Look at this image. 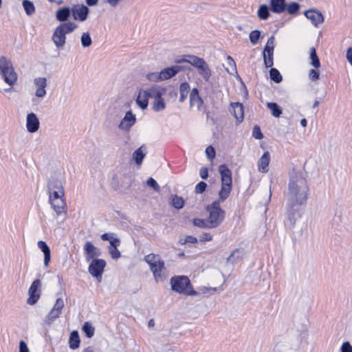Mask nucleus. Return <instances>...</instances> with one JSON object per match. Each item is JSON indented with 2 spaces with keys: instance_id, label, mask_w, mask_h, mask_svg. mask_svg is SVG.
<instances>
[{
  "instance_id": "nucleus-1",
  "label": "nucleus",
  "mask_w": 352,
  "mask_h": 352,
  "mask_svg": "<svg viewBox=\"0 0 352 352\" xmlns=\"http://www.w3.org/2000/svg\"><path fill=\"white\" fill-rule=\"evenodd\" d=\"M221 175V188L218 192V199L207 206L209 213L206 218L208 226L214 228L220 225L225 217L224 211L220 208V204L224 202L230 196L232 188V172L226 164L219 166Z\"/></svg>"
},
{
  "instance_id": "nucleus-2",
  "label": "nucleus",
  "mask_w": 352,
  "mask_h": 352,
  "mask_svg": "<svg viewBox=\"0 0 352 352\" xmlns=\"http://www.w3.org/2000/svg\"><path fill=\"white\" fill-rule=\"evenodd\" d=\"M309 188L304 174L300 170H293L289 173L287 188L288 205L300 206L307 200Z\"/></svg>"
},
{
  "instance_id": "nucleus-3",
  "label": "nucleus",
  "mask_w": 352,
  "mask_h": 352,
  "mask_svg": "<svg viewBox=\"0 0 352 352\" xmlns=\"http://www.w3.org/2000/svg\"><path fill=\"white\" fill-rule=\"evenodd\" d=\"M144 261L148 265L156 282H161L166 279L167 274L165 263L160 255L151 253L144 257Z\"/></svg>"
},
{
  "instance_id": "nucleus-4",
  "label": "nucleus",
  "mask_w": 352,
  "mask_h": 352,
  "mask_svg": "<svg viewBox=\"0 0 352 352\" xmlns=\"http://www.w3.org/2000/svg\"><path fill=\"white\" fill-rule=\"evenodd\" d=\"M177 63H188L197 69L198 74L201 76L206 82H208L212 76V72L206 62L196 56H187L182 59H177Z\"/></svg>"
},
{
  "instance_id": "nucleus-5",
  "label": "nucleus",
  "mask_w": 352,
  "mask_h": 352,
  "mask_svg": "<svg viewBox=\"0 0 352 352\" xmlns=\"http://www.w3.org/2000/svg\"><path fill=\"white\" fill-rule=\"evenodd\" d=\"M166 92V88L162 86L154 85L149 87V98L153 100L152 107L155 111L160 112L166 109V104L163 98Z\"/></svg>"
},
{
  "instance_id": "nucleus-6",
  "label": "nucleus",
  "mask_w": 352,
  "mask_h": 352,
  "mask_svg": "<svg viewBox=\"0 0 352 352\" xmlns=\"http://www.w3.org/2000/svg\"><path fill=\"white\" fill-rule=\"evenodd\" d=\"M171 289L177 293L195 296L197 292L191 285L190 279L186 276H175L170 279Z\"/></svg>"
},
{
  "instance_id": "nucleus-7",
  "label": "nucleus",
  "mask_w": 352,
  "mask_h": 352,
  "mask_svg": "<svg viewBox=\"0 0 352 352\" xmlns=\"http://www.w3.org/2000/svg\"><path fill=\"white\" fill-rule=\"evenodd\" d=\"M0 76L10 86L14 85L18 78L12 61L5 56L0 57Z\"/></svg>"
},
{
  "instance_id": "nucleus-8",
  "label": "nucleus",
  "mask_w": 352,
  "mask_h": 352,
  "mask_svg": "<svg viewBox=\"0 0 352 352\" xmlns=\"http://www.w3.org/2000/svg\"><path fill=\"white\" fill-rule=\"evenodd\" d=\"M64 307V300L62 298H57L53 307L45 316L43 320L45 324L47 325L52 324L57 318L60 317Z\"/></svg>"
},
{
  "instance_id": "nucleus-9",
  "label": "nucleus",
  "mask_w": 352,
  "mask_h": 352,
  "mask_svg": "<svg viewBox=\"0 0 352 352\" xmlns=\"http://www.w3.org/2000/svg\"><path fill=\"white\" fill-rule=\"evenodd\" d=\"M274 36H270L263 52V61L266 67H272L274 62Z\"/></svg>"
},
{
  "instance_id": "nucleus-10",
  "label": "nucleus",
  "mask_w": 352,
  "mask_h": 352,
  "mask_svg": "<svg viewBox=\"0 0 352 352\" xmlns=\"http://www.w3.org/2000/svg\"><path fill=\"white\" fill-rule=\"evenodd\" d=\"M41 281L39 279H36L32 283L28 289L29 297L27 300L28 305H33L38 301L41 297Z\"/></svg>"
},
{
  "instance_id": "nucleus-11",
  "label": "nucleus",
  "mask_w": 352,
  "mask_h": 352,
  "mask_svg": "<svg viewBox=\"0 0 352 352\" xmlns=\"http://www.w3.org/2000/svg\"><path fill=\"white\" fill-rule=\"evenodd\" d=\"M106 262L103 259H94L89 266V272L99 281L102 279V275Z\"/></svg>"
},
{
  "instance_id": "nucleus-12",
  "label": "nucleus",
  "mask_w": 352,
  "mask_h": 352,
  "mask_svg": "<svg viewBox=\"0 0 352 352\" xmlns=\"http://www.w3.org/2000/svg\"><path fill=\"white\" fill-rule=\"evenodd\" d=\"M287 217L285 219V225L289 229H293L296 225V221L300 219V213L298 209V206H292L288 205Z\"/></svg>"
},
{
  "instance_id": "nucleus-13",
  "label": "nucleus",
  "mask_w": 352,
  "mask_h": 352,
  "mask_svg": "<svg viewBox=\"0 0 352 352\" xmlns=\"http://www.w3.org/2000/svg\"><path fill=\"white\" fill-rule=\"evenodd\" d=\"M136 122V116L131 111L126 112L124 118L118 124V129L122 131L128 132Z\"/></svg>"
},
{
  "instance_id": "nucleus-14",
  "label": "nucleus",
  "mask_w": 352,
  "mask_h": 352,
  "mask_svg": "<svg viewBox=\"0 0 352 352\" xmlns=\"http://www.w3.org/2000/svg\"><path fill=\"white\" fill-rule=\"evenodd\" d=\"M34 86L35 87V96L40 98H43L46 95L47 79L45 77H37L34 79Z\"/></svg>"
},
{
  "instance_id": "nucleus-15",
  "label": "nucleus",
  "mask_w": 352,
  "mask_h": 352,
  "mask_svg": "<svg viewBox=\"0 0 352 352\" xmlns=\"http://www.w3.org/2000/svg\"><path fill=\"white\" fill-rule=\"evenodd\" d=\"M26 129L29 133L36 132L40 127V122L37 116L34 113H29L25 120Z\"/></svg>"
},
{
  "instance_id": "nucleus-16",
  "label": "nucleus",
  "mask_w": 352,
  "mask_h": 352,
  "mask_svg": "<svg viewBox=\"0 0 352 352\" xmlns=\"http://www.w3.org/2000/svg\"><path fill=\"white\" fill-rule=\"evenodd\" d=\"M304 15L307 19L310 20L311 23L316 27H318L324 21V16L318 10L311 9L306 10L304 12Z\"/></svg>"
},
{
  "instance_id": "nucleus-17",
  "label": "nucleus",
  "mask_w": 352,
  "mask_h": 352,
  "mask_svg": "<svg viewBox=\"0 0 352 352\" xmlns=\"http://www.w3.org/2000/svg\"><path fill=\"white\" fill-rule=\"evenodd\" d=\"M89 8L84 5H76L72 8V13L75 20L84 21L89 14Z\"/></svg>"
},
{
  "instance_id": "nucleus-18",
  "label": "nucleus",
  "mask_w": 352,
  "mask_h": 352,
  "mask_svg": "<svg viewBox=\"0 0 352 352\" xmlns=\"http://www.w3.org/2000/svg\"><path fill=\"white\" fill-rule=\"evenodd\" d=\"M85 257L87 261L100 255V250L91 241H87L84 245Z\"/></svg>"
},
{
  "instance_id": "nucleus-19",
  "label": "nucleus",
  "mask_w": 352,
  "mask_h": 352,
  "mask_svg": "<svg viewBox=\"0 0 352 352\" xmlns=\"http://www.w3.org/2000/svg\"><path fill=\"white\" fill-rule=\"evenodd\" d=\"M149 98V87L139 91L138 97L136 98V104L142 109H145L148 104Z\"/></svg>"
},
{
  "instance_id": "nucleus-20",
  "label": "nucleus",
  "mask_w": 352,
  "mask_h": 352,
  "mask_svg": "<svg viewBox=\"0 0 352 352\" xmlns=\"http://www.w3.org/2000/svg\"><path fill=\"white\" fill-rule=\"evenodd\" d=\"M63 180V177L61 174L57 177H51L47 183V190H64Z\"/></svg>"
},
{
  "instance_id": "nucleus-21",
  "label": "nucleus",
  "mask_w": 352,
  "mask_h": 352,
  "mask_svg": "<svg viewBox=\"0 0 352 352\" xmlns=\"http://www.w3.org/2000/svg\"><path fill=\"white\" fill-rule=\"evenodd\" d=\"M49 201L57 216L66 213V204L63 197L49 200Z\"/></svg>"
},
{
  "instance_id": "nucleus-22",
  "label": "nucleus",
  "mask_w": 352,
  "mask_h": 352,
  "mask_svg": "<svg viewBox=\"0 0 352 352\" xmlns=\"http://www.w3.org/2000/svg\"><path fill=\"white\" fill-rule=\"evenodd\" d=\"M270 162V154L269 151H265L258 161V170L262 173H266L269 170V164Z\"/></svg>"
},
{
  "instance_id": "nucleus-23",
  "label": "nucleus",
  "mask_w": 352,
  "mask_h": 352,
  "mask_svg": "<svg viewBox=\"0 0 352 352\" xmlns=\"http://www.w3.org/2000/svg\"><path fill=\"white\" fill-rule=\"evenodd\" d=\"M52 38L54 44L57 48H62L65 45L66 35H65V34H63L57 27L52 34Z\"/></svg>"
},
{
  "instance_id": "nucleus-24",
  "label": "nucleus",
  "mask_w": 352,
  "mask_h": 352,
  "mask_svg": "<svg viewBox=\"0 0 352 352\" xmlns=\"http://www.w3.org/2000/svg\"><path fill=\"white\" fill-rule=\"evenodd\" d=\"M230 111L239 122H242L244 117V111L243 106L241 103H232L230 105Z\"/></svg>"
},
{
  "instance_id": "nucleus-25",
  "label": "nucleus",
  "mask_w": 352,
  "mask_h": 352,
  "mask_svg": "<svg viewBox=\"0 0 352 352\" xmlns=\"http://www.w3.org/2000/svg\"><path fill=\"white\" fill-rule=\"evenodd\" d=\"M182 70V67L179 65H174L170 67H166L160 71L161 79L162 80H168L171 77L176 75Z\"/></svg>"
},
{
  "instance_id": "nucleus-26",
  "label": "nucleus",
  "mask_w": 352,
  "mask_h": 352,
  "mask_svg": "<svg viewBox=\"0 0 352 352\" xmlns=\"http://www.w3.org/2000/svg\"><path fill=\"white\" fill-rule=\"evenodd\" d=\"M37 245L38 248L43 252V263L45 267H47L51 260L50 249L47 244L43 241H38Z\"/></svg>"
},
{
  "instance_id": "nucleus-27",
  "label": "nucleus",
  "mask_w": 352,
  "mask_h": 352,
  "mask_svg": "<svg viewBox=\"0 0 352 352\" xmlns=\"http://www.w3.org/2000/svg\"><path fill=\"white\" fill-rule=\"evenodd\" d=\"M202 104V100L199 95L198 89L194 88L190 94V105L191 107L199 109Z\"/></svg>"
},
{
  "instance_id": "nucleus-28",
  "label": "nucleus",
  "mask_w": 352,
  "mask_h": 352,
  "mask_svg": "<svg viewBox=\"0 0 352 352\" xmlns=\"http://www.w3.org/2000/svg\"><path fill=\"white\" fill-rule=\"evenodd\" d=\"M146 153V147L144 145L141 146L133 153V159L135 160V164L140 166Z\"/></svg>"
},
{
  "instance_id": "nucleus-29",
  "label": "nucleus",
  "mask_w": 352,
  "mask_h": 352,
  "mask_svg": "<svg viewBox=\"0 0 352 352\" xmlns=\"http://www.w3.org/2000/svg\"><path fill=\"white\" fill-rule=\"evenodd\" d=\"M286 8V4L285 0H271L270 1V9L274 13H281Z\"/></svg>"
},
{
  "instance_id": "nucleus-30",
  "label": "nucleus",
  "mask_w": 352,
  "mask_h": 352,
  "mask_svg": "<svg viewBox=\"0 0 352 352\" xmlns=\"http://www.w3.org/2000/svg\"><path fill=\"white\" fill-rule=\"evenodd\" d=\"M57 28H58L62 31V32L66 35L73 32L75 30H76L78 25L74 22L69 21L61 23L57 26Z\"/></svg>"
},
{
  "instance_id": "nucleus-31",
  "label": "nucleus",
  "mask_w": 352,
  "mask_h": 352,
  "mask_svg": "<svg viewBox=\"0 0 352 352\" xmlns=\"http://www.w3.org/2000/svg\"><path fill=\"white\" fill-rule=\"evenodd\" d=\"M72 10L68 7H63L58 9L56 13V17L57 20L61 22H65L67 20L70 16Z\"/></svg>"
},
{
  "instance_id": "nucleus-32",
  "label": "nucleus",
  "mask_w": 352,
  "mask_h": 352,
  "mask_svg": "<svg viewBox=\"0 0 352 352\" xmlns=\"http://www.w3.org/2000/svg\"><path fill=\"white\" fill-rule=\"evenodd\" d=\"M245 255V251L243 249H236L234 250L230 256L228 258V261L234 263L243 258Z\"/></svg>"
},
{
  "instance_id": "nucleus-33",
  "label": "nucleus",
  "mask_w": 352,
  "mask_h": 352,
  "mask_svg": "<svg viewBox=\"0 0 352 352\" xmlns=\"http://www.w3.org/2000/svg\"><path fill=\"white\" fill-rule=\"evenodd\" d=\"M190 91V85L187 82H183L180 85L179 87V100L180 102H183L188 95Z\"/></svg>"
},
{
  "instance_id": "nucleus-34",
  "label": "nucleus",
  "mask_w": 352,
  "mask_h": 352,
  "mask_svg": "<svg viewBox=\"0 0 352 352\" xmlns=\"http://www.w3.org/2000/svg\"><path fill=\"white\" fill-rule=\"evenodd\" d=\"M80 338L78 333L76 331L71 333L69 336V347L72 349H76L79 347Z\"/></svg>"
},
{
  "instance_id": "nucleus-35",
  "label": "nucleus",
  "mask_w": 352,
  "mask_h": 352,
  "mask_svg": "<svg viewBox=\"0 0 352 352\" xmlns=\"http://www.w3.org/2000/svg\"><path fill=\"white\" fill-rule=\"evenodd\" d=\"M171 205L176 209H182L184 206V200L182 197L176 195L170 196Z\"/></svg>"
},
{
  "instance_id": "nucleus-36",
  "label": "nucleus",
  "mask_w": 352,
  "mask_h": 352,
  "mask_svg": "<svg viewBox=\"0 0 352 352\" xmlns=\"http://www.w3.org/2000/svg\"><path fill=\"white\" fill-rule=\"evenodd\" d=\"M267 107L271 111L273 116L279 118L282 113L280 107L275 102H267Z\"/></svg>"
},
{
  "instance_id": "nucleus-37",
  "label": "nucleus",
  "mask_w": 352,
  "mask_h": 352,
  "mask_svg": "<svg viewBox=\"0 0 352 352\" xmlns=\"http://www.w3.org/2000/svg\"><path fill=\"white\" fill-rule=\"evenodd\" d=\"M114 233H104L101 235V239L103 241H108L109 242V245H111L112 243L115 244H120V241L119 239L115 236Z\"/></svg>"
},
{
  "instance_id": "nucleus-38",
  "label": "nucleus",
  "mask_w": 352,
  "mask_h": 352,
  "mask_svg": "<svg viewBox=\"0 0 352 352\" xmlns=\"http://www.w3.org/2000/svg\"><path fill=\"white\" fill-rule=\"evenodd\" d=\"M310 64L316 69L320 67V62L319 58L317 56L315 48H311L310 51Z\"/></svg>"
},
{
  "instance_id": "nucleus-39",
  "label": "nucleus",
  "mask_w": 352,
  "mask_h": 352,
  "mask_svg": "<svg viewBox=\"0 0 352 352\" xmlns=\"http://www.w3.org/2000/svg\"><path fill=\"white\" fill-rule=\"evenodd\" d=\"M120 244L112 243L111 245H109L108 247L109 253L110 254L111 258L113 259H118L121 256V254L118 249V246Z\"/></svg>"
},
{
  "instance_id": "nucleus-40",
  "label": "nucleus",
  "mask_w": 352,
  "mask_h": 352,
  "mask_svg": "<svg viewBox=\"0 0 352 352\" xmlns=\"http://www.w3.org/2000/svg\"><path fill=\"white\" fill-rule=\"evenodd\" d=\"M80 43L83 47H89L92 43V40L89 32H83L80 36Z\"/></svg>"
},
{
  "instance_id": "nucleus-41",
  "label": "nucleus",
  "mask_w": 352,
  "mask_h": 352,
  "mask_svg": "<svg viewBox=\"0 0 352 352\" xmlns=\"http://www.w3.org/2000/svg\"><path fill=\"white\" fill-rule=\"evenodd\" d=\"M23 6L28 15H32L35 12V7L32 1L24 0L23 1Z\"/></svg>"
},
{
  "instance_id": "nucleus-42",
  "label": "nucleus",
  "mask_w": 352,
  "mask_h": 352,
  "mask_svg": "<svg viewBox=\"0 0 352 352\" xmlns=\"http://www.w3.org/2000/svg\"><path fill=\"white\" fill-rule=\"evenodd\" d=\"M270 16L268 8L266 5H261L258 9V16L263 20L267 19Z\"/></svg>"
},
{
  "instance_id": "nucleus-43",
  "label": "nucleus",
  "mask_w": 352,
  "mask_h": 352,
  "mask_svg": "<svg viewBox=\"0 0 352 352\" xmlns=\"http://www.w3.org/2000/svg\"><path fill=\"white\" fill-rule=\"evenodd\" d=\"M270 78L276 83H279L282 81V76L278 69L275 68H271L270 70Z\"/></svg>"
},
{
  "instance_id": "nucleus-44",
  "label": "nucleus",
  "mask_w": 352,
  "mask_h": 352,
  "mask_svg": "<svg viewBox=\"0 0 352 352\" xmlns=\"http://www.w3.org/2000/svg\"><path fill=\"white\" fill-rule=\"evenodd\" d=\"M227 64L230 67H226V70L230 74H234L236 72V67L234 59L228 56L226 58Z\"/></svg>"
},
{
  "instance_id": "nucleus-45",
  "label": "nucleus",
  "mask_w": 352,
  "mask_h": 352,
  "mask_svg": "<svg viewBox=\"0 0 352 352\" xmlns=\"http://www.w3.org/2000/svg\"><path fill=\"white\" fill-rule=\"evenodd\" d=\"M285 9L289 14H294L298 12L300 9V5L298 3L292 2L286 6Z\"/></svg>"
},
{
  "instance_id": "nucleus-46",
  "label": "nucleus",
  "mask_w": 352,
  "mask_h": 352,
  "mask_svg": "<svg viewBox=\"0 0 352 352\" xmlns=\"http://www.w3.org/2000/svg\"><path fill=\"white\" fill-rule=\"evenodd\" d=\"M49 200L59 199L64 197V190H48Z\"/></svg>"
},
{
  "instance_id": "nucleus-47",
  "label": "nucleus",
  "mask_w": 352,
  "mask_h": 352,
  "mask_svg": "<svg viewBox=\"0 0 352 352\" xmlns=\"http://www.w3.org/2000/svg\"><path fill=\"white\" fill-rule=\"evenodd\" d=\"M82 330L86 334L87 337L91 338L94 336V328L90 323L85 322L82 327Z\"/></svg>"
},
{
  "instance_id": "nucleus-48",
  "label": "nucleus",
  "mask_w": 352,
  "mask_h": 352,
  "mask_svg": "<svg viewBox=\"0 0 352 352\" xmlns=\"http://www.w3.org/2000/svg\"><path fill=\"white\" fill-rule=\"evenodd\" d=\"M146 78L149 81L160 82L162 81L160 72H151L146 74Z\"/></svg>"
},
{
  "instance_id": "nucleus-49",
  "label": "nucleus",
  "mask_w": 352,
  "mask_h": 352,
  "mask_svg": "<svg viewBox=\"0 0 352 352\" xmlns=\"http://www.w3.org/2000/svg\"><path fill=\"white\" fill-rule=\"evenodd\" d=\"M261 36V32L259 30H253L250 34V41L252 45H256Z\"/></svg>"
},
{
  "instance_id": "nucleus-50",
  "label": "nucleus",
  "mask_w": 352,
  "mask_h": 352,
  "mask_svg": "<svg viewBox=\"0 0 352 352\" xmlns=\"http://www.w3.org/2000/svg\"><path fill=\"white\" fill-rule=\"evenodd\" d=\"M193 224L194 226L199 228H211V227L208 226V221L207 219H195L193 220Z\"/></svg>"
},
{
  "instance_id": "nucleus-51",
  "label": "nucleus",
  "mask_w": 352,
  "mask_h": 352,
  "mask_svg": "<svg viewBox=\"0 0 352 352\" xmlns=\"http://www.w3.org/2000/svg\"><path fill=\"white\" fill-rule=\"evenodd\" d=\"M216 290V287H210L206 286H201L199 287V293L206 295H210Z\"/></svg>"
},
{
  "instance_id": "nucleus-52",
  "label": "nucleus",
  "mask_w": 352,
  "mask_h": 352,
  "mask_svg": "<svg viewBox=\"0 0 352 352\" xmlns=\"http://www.w3.org/2000/svg\"><path fill=\"white\" fill-rule=\"evenodd\" d=\"M308 76L310 80L316 81L319 79L320 74L319 72L315 69H311L309 71Z\"/></svg>"
},
{
  "instance_id": "nucleus-53",
  "label": "nucleus",
  "mask_w": 352,
  "mask_h": 352,
  "mask_svg": "<svg viewBox=\"0 0 352 352\" xmlns=\"http://www.w3.org/2000/svg\"><path fill=\"white\" fill-rule=\"evenodd\" d=\"M146 184L148 186L151 187L156 192H159L160 190V188L158 184L153 177L148 178L146 182Z\"/></svg>"
},
{
  "instance_id": "nucleus-54",
  "label": "nucleus",
  "mask_w": 352,
  "mask_h": 352,
  "mask_svg": "<svg viewBox=\"0 0 352 352\" xmlns=\"http://www.w3.org/2000/svg\"><path fill=\"white\" fill-rule=\"evenodd\" d=\"M252 136L256 140H261L263 138V135L258 126H255L253 128Z\"/></svg>"
},
{
  "instance_id": "nucleus-55",
  "label": "nucleus",
  "mask_w": 352,
  "mask_h": 352,
  "mask_svg": "<svg viewBox=\"0 0 352 352\" xmlns=\"http://www.w3.org/2000/svg\"><path fill=\"white\" fill-rule=\"evenodd\" d=\"M206 187V183H205L204 182H200L195 186V192L199 194L202 193L203 192L205 191Z\"/></svg>"
},
{
  "instance_id": "nucleus-56",
  "label": "nucleus",
  "mask_w": 352,
  "mask_h": 352,
  "mask_svg": "<svg viewBox=\"0 0 352 352\" xmlns=\"http://www.w3.org/2000/svg\"><path fill=\"white\" fill-rule=\"evenodd\" d=\"M206 154L208 159L212 160L215 157L214 148L211 146H208L206 149Z\"/></svg>"
},
{
  "instance_id": "nucleus-57",
  "label": "nucleus",
  "mask_w": 352,
  "mask_h": 352,
  "mask_svg": "<svg viewBox=\"0 0 352 352\" xmlns=\"http://www.w3.org/2000/svg\"><path fill=\"white\" fill-rule=\"evenodd\" d=\"M340 352H352V346L349 342H344L342 343Z\"/></svg>"
},
{
  "instance_id": "nucleus-58",
  "label": "nucleus",
  "mask_w": 352,
  "mask_h": 352,
  "mask_svg": "<svg viewBox=\"0 0 352 352\" xmlns=\"http://www.w3.org/2000/svg\"><path fill=\"white\" fill-rule=\"evenodd\" d=\"M19 352H30L27 344L23 340L19 342Z\"/></svg>"
},
{
  "instance_id": "nucleus-59",
  "label": "nucleus",
  "mask_w": 352,
  "mask_h": 352,
  "mask_svg": "<svg viewBox=\"0 0 352 352\" xmlns=\"http://www.w3.org/2000/svg\"><path fill=\"white\" fill-rule=\"evenodd\" d=\"M199 176L204 179H206L208 178V170L206 168H201L200 169Z\"/></svg>"
},
{
  "instance_id": "nucleus-60",
  "label": "nucleus",
  "mask_w": 352,
  "mask_h": 352,
  "mask_svg": "<svg viewBox=\"0 0 352 352\" xmlns=\"http://www.w3.org/2000/svg\"><path fill=\"white\" fill-rule=\"evenodd\" d=\"M197 238H195L192 236H188L185 239L186 243H197Z\"/></svg>"
},
{
  "instance_id": "nucleus-61",
  "label": "nucleus",
  "mask_w": 352,
  "mask_h": 352,
  "mask_svg": "<svg viewBox=\"0 0 352 352\" xmlns=\"http://www.w3.org/2000/svg\"><path fill=\"white\" fill-rule=\"evenodd\" d=\"M346 58L348 61L351 63L352 65V47L349 48L346 53Z\"/></svg>"
},
{
  "instance_id": "nucleus-62",
  "label": "nucleus",
  "mask_w": 352,
  "mask_h": 352,
  "mask_svg": "<svg viewBox=\"0 0 352 352\" xmlns=\"http://www.w3.org/2000/svg\"><path fill=\"white\" fill-rule=\"evenodd\" d=\"M122 0H107V2L113 7H116Z\"/></svg>"
},
{
  "instance_id": "nucleus-63",
  "label": "nucleus",
  "mask_w": 352,
  "mask_h": 352,
  "mask_svg": "<svg viewBox=\"0 0 352 352\" xmlns=\"http://www.w3.org/2000/svg\"><path fill=\"white\" fill-rule=\"evenodd\" d=\"M86 3L89 6H94L98 4V0H86Z\"/></svg>"
},
{
  "instance_id": "nucleus-64",
  "label": "nucleus",
  "mask_w": 352,
  "mask_h": 352,
  "mask_svg": "<svg viewBox=\"0 0 352 352\" xmlns=\"http://www.w3.org/2000/svg\"><path fill=\"white\" fill-rule=\"evenodd\" d=\"M307 120L305 118H303L300 120V124L303 127H306L307 126Z\"/></svg>"
}]
</instances>
